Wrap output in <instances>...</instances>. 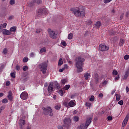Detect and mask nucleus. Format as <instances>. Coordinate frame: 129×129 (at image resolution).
Instances as JSON below:
<instances>
[{
	"label": "nucleus",
	"instance_id": "nucleus-1",
	"mask_svg": "<svg viewBox=\"0 0 129 129\" xmlns=\"http://www.w3.org/2000/svg\"><path fill=\"white\" fill-rule=\"evenodd\" d=\"M71 11L72 12L76 17H85V10L84 7H75L71 9Z\"/></svg>",
	"mask_w": 129,
	"mask_h": 129
},
{
	"label": "nucleus",
	"instance_id": "nucleus-2",
	"mask_svg": "<svg viewBox=\"0 0 129 129\" xmlns=\"http://www.w3.org/2000/svg\"><path fill=\"white\" fill-rule=\"evenodd\" d=\"M84 61V58H82L80 57H77L76 59V66L77 68V72L79 73H80V72H82L83 71L82 66Z\"/></svg>",
	"mask_w": 129,
	"mask_h": 129
},
{
	"label": "nucleus",
	"instance_id": "nucleus-3",
	"mask_svg": "<svg viewBox=\"0 0 129 129\" xmlns=\"http://www.w3.org/2000/svg\"><path fill=\"white\" fill-rule=\"evenodd\" d=\"M42 109L43 110V113L44 115H46V116H53V109H52L51 107H42Z\"/></svg>",
	"mask_w": 129,
	"mask_h": 129
},
{
	"label": "nucleus",
	"instance_id": "nucleus-4",
	"mask_svg": "<svg viewBox=\"0 0 129 129\" xmlns=\"http://www.w3.org/2000/svg\"><path fill=\"white\" fill-rule=\"evenodd\" d=\"M92 121V118L90 117L88 118L86 123L81 124L80 126H79L78 127V129H87V127H88V125L90 124V123Z\"/></svg>",
	"mask_w": 129,
	"mask_h": 129
},
{
	"label": "nucleus",
	"instance_id": "nucleus-5",
	"mask_svg": "<svg viewBox=\"0 0 129 129\" xmlns=\"http://www.w3.org/2000/svg\"><path fill=\"white\" fill-rule=\"evenodd\" d=\"M39 68L43 74H45L47 72V63L46 62L41 63L39 65Z\"/></svg>",
	"mask_w": 129,
	"mask_h": 129
},
{
	"label": "nucleus",
	"instance_id": "nucleus-6",
	"mask_svg": "<svg viewBox=\"0 0 129 129\" xmlns=\"http://www.w3.org/2000/svg\"><path fill=\"white\" fill-rule=\"evenodd\" d=\"M48 13V10L46 8H43L42 9H41L38 13V16L39 17H45L46 15H47V13Z\"/></svg>",
	"mask_w": 129,
	"mask_h": 129
},
{
	"label": "nucleus",
	"instance_id": "nucleus-7",
	"mask_svg": "<svg viewBox=\"0 0 129 129\" xmlns=\"http://www.w3.org/2000/svg\"><path fill=\"white\" fill-rule=\"evenodd\" d=\"M99 49L100 51H102V52L104 51H107L109 49V47L105 45V44H101L99 45Z\"/></svg>",
	"mask_w": 129,
	"mask_h": 129
},
{
	"label": "nucleus",
	"instance_id": "nucleus-8",
	"mask_svg": "<svg viewBox=\"0 0 129 129\" xmlns=\"http://www.w3.org/2000/svg\"><path fill=\"white\" fill-rule=\"evenodd\" d=\"M71 124V119L70 118H65L63 120V126L68 127Z\"/></svg>",
	"mask_w": 129,
	"mask_h": 129
},
{
	"label": "nucleus",
	"instance_id": "nucleus-9",
	"mask_svg": "<svg viewBox=\"0 0 129 129\" xmlns=\"http://www.w3.org/2000/svg\"><path fill=\"white\" fill-rule=\"evenodd\" d=\"M48 32L50 38H52V39H56L57 38V35L55 34V31H52L51 29H48Z\"/></svg>",
	"mask_w": 129,
	"mask_h": 129
},
{
	"label": "nucleus",
	"instance_id": "nucleus-10",
	"mask_svg": "<svg viewBox=\"0 0 129 129\" xmlns=\"http://www.w3.org/2000/svg\"><path fill=\"white\" fill-rule=\"evenodd\" d=\"M28 93L26 92H22L20 95V97L21 99H23V100H26L27 98H28Z\"/></svg>",
	"mask_w": 129,
	"mask_h": 129
},
{
	"label": "nucleus",
	"instance_id": "nucleus-11",
	"mask_svg": "<svg viewBox=\"0 0 129 129\" xmlns=\"http://www.w3.org/2000/svg\"><path fill=\"white\" fill-rule=\"evenodd\" d=\"M55 87L53 85V84H50L47 89V91L48 93H51L52 91H54Z\"/></svg>",
	"mask_w": 129,
	"mask_h": 129
},
{
	"label": "nucleus",
	"instance_id": "nucleus-12",
	"mask_svg": "<svg viewBox=\"0 0 129 129\" xmlns=\"http://www.w3.org/2000/svg\"><path fill=\"white\" fill-rule=\"evenodd\" d=\"M128 118H129V114H127L124 119L123 122L122 123V126L123 127H124L125 125H126V123H127V121H128Z\"/></svg>",
	"mask_w": 129,
	"mask_h": 129
},
{
	"label": "nucleus",
	"instance_id": "nucleus-13",
	"mask_svg": "<svg viewBox=\"0 0 129 129\" xmlns=\"http://www.w3.org/2000/svg\"><path fill=\"white\" fill-rule=\"evenodd\" d=\"M19 124L20 126V128L23 129V126H24V125H25V124H26V121L25 120L20 119L19 120Z\"/></svg>",
	"mask_w": 129,
	"mask_h": 129
},
{
	"label": "nucleus",
	"instance_id": "nucleus-14",
	"mask_svg": "<svg viewBox=\"0 0 129 129\" xmlns=\"http://www.w3.org/2000/svg\"><path fill=\"white\" fill-rule=\"evenodd\" d=\"M2 33L4 34V35H12V33L11 32V31L7 30L6 29H4L2 31Z\"/></svg>",
	"mask_w": 129,
	"mask_h": 129
},
{
	"label": "nucleus",
	"instance_id": "nucleus-15",
	"mask_svg": "<svg viewBox=\"0 0 129 129\" xmlns=\"http://www.w3.org/2000/svg\"><path fill=\"white\" fill-rule=\"evenodd\" d=\"M69 104L70 107H74L76 105V103L75 100H73L69 103Z\"/></svg>",
	"mask_w": 129,
	"mask_h": 129
},
{
	"label": "nucleus",
	"instance_id": "nucleus-16",
	"mask_svg": "<svg viewBox=\"0 0 129 129\" xmlns=\"http://www.w3.org/2000/svg\"><path fill=\"white\" fill-rule=\"evenodd\" d=\"M8 98L10 101H13V93L12 91H10L8 93Z\"/></svg>",
	"mask_w": 129,
	"mask_h": 129
},
{
	"label": "nucleus",
	"instance_id": "nucleus-17",
	"mask_svg": "<svg viewBox=\"0 0 129 129\" xmlns=\"http://www.w3.org/2000/svg\"><path fill=\"white\" fill-rule=\"evenodd\" d=\"M93 77L95 79V83L97 84L99 81V78L98 77V74H95L93 76Z\"/></svg>",
	"mask_w": 129,
	"mask_h": 129
},
{
	"label": "nucleus",
	"instance_id": "nucleus-18",
	"mask_svg": "<svg viewBox=\"0 0 129 129\" xmlns=\"http://www.w3.org/2000/svg\"><path fill=\"white\" fill-rule=\"evenodd\" d=\"M129 75V72L128 71H127L125 72V74L124 76H122V79H124V80H126V79H127V77H128Z\"/></svg>",
	"mask_w": 129,
	"mask_h": 129
},
{
	"label": "nucleus",
	"instance_id": "nucleus-19",
	"mask_svg": "<svg viewBox=\"0 0 129 129\" xmlns=\"http://www.w3.org/2000/svg\"><path fill=\"white\" fill-rule=\"evenodd\" d=\"M64 92H65V90L64 89H63V88L58 91V93L60 96H63Z\"/></svg>",
	"mask_w": 129,
	"mask_h": 129
},
{
	"label": "nucleus",
	"instance_id": "nucleus-20",
	"mask_svg": "<svg viewBox=\"0 0 129 129\" xmlns=\"http://www.w3.org/2000/svg\"><path fill=\"white\" fill-rule=\"evenodd\" d=\"M7 23H4L3 24H1L0 25V29L1 30H3V29L5 28H7Z\"/></svg>",
	"mask_w": 129,
	"mask_h": 129
},
{
	"label": "nucleus",
	"instance_id": "nucleus-21",
	"mask_svg": "<svg viewBox=\"0 0 129 129\" xmlns=\"http://www.w3.org/2000/svg\"><path fill=\"white\" fill-rule=\"evenodd\" d=\"M54 108L55 109H56V110H60V108H61V104H58L57 105H55L54 106Z\"/></svg>",
	"mask_w": 129,
	"mask_h": 129
},
{
	"label": "nucleus",
	"instance_id": "nucleus-22",
	"mask_svg": "<svg viewBox=\"0 0 129 129\" xmlns=\"http://www.w3.org/2000/svg\"><path fill=\"white\" fill-rule=\"evenodd\" d=\"M84 77L85 79H86V80H88V79L90 78V74H89V73L85 74L84 75Z\"/></svg>",
	"mask_w": 129,
	"mask_h": 129
},
{
	"label": "nucleus",
	"instance_id": "nucleus-23",
	"mask_svg": "<svg viewBox=\"0 0 129 129\" xmlns=\"http://www.w3.org/2000/svg\"><path fill=\"white\" fill-rule=\"evenodd\" d=\"M100 26H101V23L99 21H97L95 25V27H96V28H99Z\"/></svg>",
	"mask_w": 129,
	"mask_h": 129
},
{
	"label": "nucleus",
	"instance_id": "nucleus-24",
	"mask_svg": "<svg viewBox=\"0 0 129 129\" xmlns=\"http://www.w3.org/2000/svg\"><path fill=\"white\" fill-rule=\"evenodd\" d=\"M17 28L16 27H11L10 29V32H12L13 33H15L16 32V30Z\"/></svg>",
	"mask_w": 129,
	"mask_h": 129
},
{
	"label": "nucleus",
	"instance_id": "nucleus-25",
	"mask_svg": "<svg viewBox=\"0 0 129 129\" xmlns=\"http://www.w3.org/2000/svg\"><path fill=\"white\" fill-rule=\"evenodd\" d=\"M124 43V40L123 39H120L119 41V46L121 47V46H123V44Z\"/></svg>",
	"mask_w": 129,
	"mask_h": 129
},
{
	"label": "nucleus",
	"instance_id": "nucleus-26",
	"mask_svg": "<svg viewBox=\"0 0 129 129\" xmlns=\"http://www.w3.org/2000/svg\"><path fill=\"white\" fill-rule=\"evenodd\" d=\"M73 38V33H70L68 36V39L69 40H72Z\"/></svg>",
	"mask_w": 129,
	"mask_h": 129
},
{
	"label": "nucleus",
	"instance_id": "nucleus-27",
	"mask_svg": "<svg viewBox=\"0 0 129 129\" xmlns=\"http://www.w3.org/2000/svg\"><path fill=\"white\" fill-rule=\"evenodd\" d=\"M116 96V99L117 101H119L120 100V95H119L118 94H116L115 95Z\"/></svg>",
	"mask_w": 129,
	"mask_h": 129
},
{
	"label": "nucleus",
	"instance_id": "nucleus-28",
	"mask_svg": "<svg viewBox=\"0 0 129 129\" xmlns=\"http://www.w3.org/2000/svg\"><path fill=\"white\" fill-rule=\"evenodd\" d=\"M58 65V66H61V65H63V60L62 58H59Z\"/></svg>",
	"mask_w": 129,
	"mask_h": 129
},
{
	"label": "nucleus",
	"instance_id": "nucleus-29",
	"mask_svg": "<svg viewBox=\"0 0 129 129\" xmlns=\"http://www.w3.org/2000/svg\"><path fill=\"white\" fill-rule=\"evenodd\" d=\"M46 52V47H44L41 48L40 50V53H45Z\"/></svg>",
	"mask_w": 129,
	"mask_h": 129
},
{
	"label": "nucleus",
	"instance_id": "nucleus-30",
	"mask_svg": "<svg viewBox=\"0 0 129 129\" xmlns=\"http://www.w3.org/2000/svg\"><path fill=\"white\" fill-rule=\"evenodd\" d=\"M10 75L12 78H16V72L11 73Z\"/></svg>",
	"mask_w": 129,
	"mask_h": 129
},
{
	"label": "nucleus",
	"instance_id": "nucleus-31",
	"mask_svg": "<svg viewBox=\"0 0 129 129\" xmlns=\"http://www.w3.org/2000/svg\"><path fill=\"white\" fill-rule=\"evenodd\" d=\"M69 88H70V85H66L64 88H62V89H64V90H68V89H69Z\"/></svg>",
	"mask_w": 129,
	"mask_h": 129
},
{
	"label": "nucleus",
	"instance_id": "nucleus-32",
	"mask_svg": "<svg viewBox=\"0 0 129 129\" xmlns=\"http://www.w3.org/2000/svg\"><path fill=\"white\" fill-rule=\"evenodd\" d=\"M15 4H16V0H11L10 1V5H11V6H14Z\"/></svg>",
	"mask_w": 129,
	"mask_h": 129
},
{
	"label": "nucleus",
	"instance_id": "nucleus-33",
	"mask_svg": "<svg viewBox=\"0 0 129 129\" xmlns=\"http://www.w3.org/2000/svg\"><path fill=\"white\" fill-rule=\"evenodd\" d=\"M33 2L35 4H41L42 3V1L41 0H33Z\"/></svg>",
	"mask_w": 129,
	"mask_h": 129
},
{
	"label": "nucleus",
	"instance_id": "nucleus-34",
	"mask_svg": "<svg viewBox=\"0 0 129 129\" xmlns=\"http://www.w3.org/2000/svg\"><path fill=\"white\" fill-rule=\"evenodd\" d=\"M94 99H95V97H94V96L92 95L91 96L89 100L90 101H91L92 102L93 101H94Z\"/></svg>",
	"mask_w": 129,
	"mask_h": 129
},
{
	"label": "nucleus",
	"instance_id": "nucleus-35",
	"mask_svg": "<svg viewBox=\"0 0 129 129\" xmlns=\"http://www.w3.org/2000/svg\"><path fill=\"white\" fill-rule=\"evenodd\" d=\"M7 53H8V49L4 48L3 50V54H4V55H7Z\"/></svg>",
	"mask_w": 129,
	"mask_h": 129
},
{
	"label": "nucleus",
	"instance_id": "nucleus-36",
	"mask_svg": "<svg viewBox=\"0 0 129 129\" xmlns=\"http://www.w3.org/2000/svg\"><path fill=\"white\" fill-rule=\"evenodd\" d=\"M74 121H78L79 120V117L78 116H75L74 117Z\"/></svg>",
	"mask_w": 129,
	"mask_h": 129
},
{
	"label": "nucleus",
	"instance_id": "nucleus-37",
	"mask_svg": "<svg viewBox=\"0 0 129 129\" xmlns=\"http://www.w3.org/2000/svg\"><path fill=\"white\" fill-rule=\"evenodd\" d=\"M2 102L3 103H8V102H9V100H8V99H4Z\"/></svg>",
	"mask_w": 129,
	"mask_h": 129
},
{
	"label": "nucleus",
	"instance_id": "nucleus-38",
	"mask_svg": "<svg viewBox=\"0 0 129 129\" xmlns=\"http://www.w3.org/2000/svg\"><path fill=\"white\" fill-rule=\"evenodd\" d=\"M28 57H24L23 59V62H24V63H26L28 62Z\"/></svg>",
	"mask_w": 129,
	"mask_h": 129
},
{
	"label": "nucleus",
	"instance_id": "nucleus-39",
	"mask_svg": "<svg viewBox=\"0 0 129 129\" xmlns=\"http://www.w3.org/2000/svg\"><path fill=\"white\" fill-rule=\"evenodd\" d=\"M61 45H62L64 47H66V46L67 45V44H66V42L62 41L61 42Z\"/></svg>",
	"mask_w": 129,
	"mask_h": 129
},
{
	"label": "nucleus",
	"instance_id": "nucleus-40",
	"mask_svg": "<svg viewBox=\"0 0 129 129\" xmlns=\"http://www.w3.org/2000/svg\"><path fill=\"white\" fill-rule=\"evenodd\" d=\"M86 106L87 107H91V103L89 102L86 103Z\"/></svg>",
	"mask_w": 129,
	"mask_h": 129
},
{
	"label": "nucleus",
	"instance_id": "nucleus-41",
	"mask_svg": "<svg viewBox=\"0 0 129 129\" xmlns=\"http://www.w3.org/2000/svg\"><path fill=\"white\" fill-rule=\"evenodd\" d=\"M66 82H67V80L66 79H62L61 81V83H62V84H65Z\"/></svg>",
	"mask_w": 129,
	"mask_h": 129
},
{
	"label": "nucleus",
	"instance_id": "nucleus-42",
	"mask_svg": "<svg viewBox=\"0 0 129 129\" xmlns=\"http://www.w3.org/2000/svg\"><path fill=\"white\" fill-rule=\"evenodd\" d=\"M63 105L66 107H68V106H69V103H68L67 102H66V101H64L63 102Z\"/></svg>",
	"mask_w": 129,
	"mask_h": 129
},
{
	"label": "nucleus",
	"instance_id": "nucleus-43",
	"mask_svg": "<svg viewBox=\"0 0 129 129\" xmlns=\"http://www.w3.org/2000/svg\"><path fill=\"white\" fill-rule=\"evenodd\" d=\"M23 71H27V70H28V66H24L23 68Z\"/></svg>",
	"mask_w": 129,
	"mask_h": 129
},
{
	"label": "nucleus",
	"instance_id": "nucleus-44",
	"mask_svg": "<svg viewBox=\"0 0 129 129\" xmlns=\"http://www.w3.org/2000/svg\"><path fill=\"white\" fill-rule=\"evenodd\" d=\"M113 75H117L118 74V73L117 71L114 70L112 72Z\"/></svg>",
	"mask_w": 129,
	"mask_h": 129
},
{
	"label": "nucleus",
	"instance_id": "nucleus-45",
	"mask_svg": "<svg viewBox=\"0 0 129 129\" xmlns=\"http://www.w3.org/2000/svg\"><path fill=\"white\" fill-rule=\"evenodd\" d=\"M124 59L125 60H128L129 59V55H125L124 56Z\"/></svg>",
	"mask_w": 129,
	"mask_h": 129
},
{
	"label": "nucleus",
	"instance_id": "nucleus-46",
	"mask_svg": "<svg viewBox=\"0 0 129 129\" xmlns=\"http://www.w3.org/2000/svg\"><path fill=\"white\" fill-rule=\"evenodd\" d=\"M36 55V54H35L34 52H31L30 53V57H32V58L35 57V55Z\"/></svg>",
	"mask_w": 129,
	"mask_h": 129
},
{
	"label": "nucleus",
	"instance_id": "nucleus-47",
	"mask_svg": "<svg viewBox=\"0 0 129 129\" xmlns=\"http://www.w3.org/2000/svg\"><path fill=\"white\" fill-rule=\"evenodd\" d=\"M112 0H104V4H108V3H110Z\"/></svg>",
	"mask_w": 129,
	"mask_h": 129
},
{
	"label": "nucleus",
	"instance_id": "nucleus-48",
	"mask_svg": "<svg viewBox=\"0 0 129 129\" xmlns=\"http://www.w3.org/2000/svg\"><path fill=\"white\" fill-rule=\"evenodd\" d=\"M118 104H119L120 105H123V101L122 100H120L118 102Z\"/></svg>",
	"mask_w": 129,
	"mask_h": 129
},
{
	"label": "nucleus",
	"instance_id": "nucleus-49",
	"mask_svg": "<svg viewBox=\"0 0 129 129\" xmlns=\"http://www.w3.org/2000/svg\"><path fill=\"white\" fill-rule=\"evenodd\" d=\"M4 109H5V106H2L0 107V113L3 111V110H4Z\"/></svg>",
	"mask_w": 129,
	"mask_h": 129
},
{
	"label": "nucleus",
	"instance_id": "nucleus-50",
	"mask_svg": "<svg viewBox=\"0 0 129 129\" xmlns=\"http://www.w3.org/2000/svg\"><path fill=\"white\" fill-rule=\"evenodd\" d=\"M36 33H39L40 32H42V29H36Z\"/></svg>",
	"mask_w": 129,
	"mask_h": 129
},
{
	"label": "nucleus",
	"instance_id": "nucleus-51",
	"mask_svg": "<svg viewBox=\"0 0 129 129\" xmlns=\"http://www.w3.org/2000/svg\"><path fill=\"white\" fill-rule=\"evenodd\" d=\"M20 69H21V68L19 66H17L16 67V70H18V71H19Z\"/></svg>",
	"mask_w": 129,
	"mask_h": 129
},
{
	"label": "nucleus",
	"instance_id": "nucleus-52",
	"mask_svg": "<svg viewBox=\"0 0 129 129\" xmlns=\"http://www.w3.org/2000/svg\"><path fill=\"white\" fill-rule=\"evenodd\" d=\"M119 79V75H118L115 78V80L117 81Z\"/></svg>",
	"mask_w": 129,
	"mask_h": 129
},
{
	"label": "nucleus",
	"instance_id": "nucleus-53",
	"mask_svg": "<svg viewBox=\"0 0 129 129\" xmlns=\"http://www.w3.org/2000/svg\"><path fill=\"white\" fill-rule=\"evenodd\" d=\"M14 19V16H10L8 18V20H13Z\"/></svg>",
	"mask_w": 129,
	"mask_h": 129
},
{
	"label": "nucleus",
	"instance_id": "nucleus-54",
	"mask_svg": "<svg viewBox=\"0 0 129 129\" xmlns=\"http://www.w3.org/2000/svg\"><path fill=\"white\" fill-rule=\"evenodd\" d=\"M64 70H65V68H62V69H60L59 70V72H63V71H64Z\"/></svg>",
	"mask_w": 129,
	"mask_h": 129
},
{
	"label": "nucleus",
	"instance_id": "nucleus-55",
	"mask_svg": "<svg viewBox=\"0 0 129 129\" xmlns=\"http://www.w3.org/2000/svg\"><path fill=\"white\" fill-rule=\"evenodd\" d=\"M10 84H11V82L7 81L6 84V86H9V85H10Z\"/></svg>",
	"mask_w": 129,
	"mask_h": 129
},
{
	"label": "nucleus",
	"instance_id": "nucleus-56",
	"mask_svg": "<svg viewBox=\"0 0 129 129\" xmlns=\"http://www.w3.org/2000/svg\"><path fill=\"white\" fill-rule=\"evenodd\" d=\"M57 128H58V129H63V126H62V125H58L57 126Z\"/></svg>",
	"mask_w": 129,
	"mask_h": 129
},
{
	"label": "nucleus",
	"instance_id": "nucleus-57",
	"mask_svg": "<svg viewBox=\"0 0 129 129\" xmlns=\"http://www.w3.org/2000/svg\"><path fill=\"white\" fill-rule=\"evenodd\" d=\"M108 120H112V117L111 116H108L107 117Z\"/></svg>",
	"mask_w": 129,
	"mask_h": 129
},
{
	"label": "nucleus",
	"instance_id": "nucleus-58",
	"mask_svg": "<svg viewBox=\"0 0 129 129\" xmlns=\"http://www.w3.org/2000/svg\"><path fill=\"white\" fill-rule=\"evenodd\" d=\"M87 24H88V25H91V24H92V22H91V21H90V20H89L87 22Z\"/></svg>",
	"mask_w": 129,
	"mask_h": 129
},
{
	"label": "nucleus",
	"instance_id": "nucleus-59",
	"mask_svg": "<svg viewBox=\"0 0 129 129\" xmlns=\"http://www.w3.org/2000/svg\"><path fill=\"white\" fill-rule=\"evenodd\" d=\"M106 84H107V81H105L103 82V85H106Z\"/></svg>",
	"mask_w": 129,
	"mask_h": 129
},
{
	"label": "nucleus",
	"instance_id": "nucleus-60",
	"mask_svg": "<svg viewBox=\"0 0 129 129\" xmlns=\"http://www.w3.org/2000/svg\"><path fill=\"white\" fill-rule=\"evenodd\" d=\"M99 97H103V94L100 93L99 94Z\"/></svg>",
	"mask_w": 129,
	"mask_h": 129
},
{
	"label": "nucleus",
	"instance_id": "nucleus-61",
	"mask_svg": "<svg viewBox=\"0 0 129 129\" xmlns=\"http://www.w3.org/2000/svg\"><path fill=\"white\" fill-rule=\"evenodd\" d=\"M125 89H126V93H127V92H128V91H129L128 87L126 86Z\"/></svg>",
	"mask_w": 129,
	"mask_h": 129
},
{
	"label": "nucleus",
	"instance_id": "nucleus-62",
	"mask_svg": "<svg viewBox=\"0 0 129 129\" xmlns=\"http://www.w3.org/2000/svg\"><path fill=\"white\" fill-rule=\"evenodd\" d=\"M64 69H68V66L67 64H64V67H63Z\"/></svg>",
	"mask_w": 129,
	"mask_h": 129
},
{
	"label": "nucleus",
	"instance_id": "nucleus-63",
	"mask_svg": "<svg viewBox=\"0 0 129 129\" xmlns=\"http://www.w3.org/2000/svg\"><path fill=\"white\" fill-rule=\"evenodd\" d=\"M116 90H113L111 92V94L112 95L115 92Z\"/></svg>",
	"mask_w": 129,
	"mask_h": 129
},
{
	"label": "nucleus",
	"instance_id": "nucleus-64",
	"mask_svg": "<svg viewBox=\"0 0 129 129\" xmlns=\"http://www.w3.org/2000/svg\"><path fill=\"white\" fill-rule=\"evenodd\" d=\"M56 88L57 89H59V88H60V86H59V84H57L56 86Z\"/></svg>",
	"mask_w": 129,
	"mask_h": 129
}]
</instances>
